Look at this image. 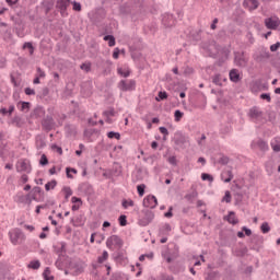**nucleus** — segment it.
<instances>
[{"instance_id": "obj_17", "label": "nucleus", "mask_w": 280, "mask_h": 280, "mask_svg": "<svg viewBox=\"0 0 280 280\" xmlns=\"http://www.w3.org/2000/svg\"><path fill=\"white\" fill-rule=\"evenodd\" d=\"M244 51L242 52H234V65L236 67H240L241 69H244V67H246V65H248V60L246 59V57H244Z\"/></svg>"}, {"instance_id": "obj_54", "label": "nucleus", "mask_w": 280, "mask_h": 280, "mask_svg": "<svg viewBox=\"0 0 280 280\" xmlns=\"http://www.w3.org/2000/svg\"><path fill=\"white\" fill-rule=\"evenodd\" d=\"M26 195L30 196L31 200H33L34 202H45V197H39L32 191L27 192Z\"/></svg>"}, {"instance_id": "obj_34", "label": "nucleus", "mask_w": 280, "mask_h": 280, "mask_svg": "<svg viewBox=\"0 0 280 280\" xmlns=\"http://www.w3.org/2000/svg\"><path fill=\"white\" fill-rule=\"evenodd\" d=\"M270 58V51L265 50L261 51L259 55H257L256 57H254V60L256 62H264L265 60H268Z\"/></svg>"}, {"instance_id": "obj_20", "label": "nucleus", "mask_w": 280, "mask_h": 280, "mask_svg": "<svg viewBox=\"0 0 280 280\" xmlns=\"http://www.w3.org/2000/svg\"><path fill=\"white\" fill-rule=\"evenodd\" d=\"M93 21L94 23H102V21H104V19H106V9L100 7L96 8L94 13H93Z\"/></svg>"}, {"instance_id": "obj_9", "label": "nucleus", "mask_w": 280, "mask_h": 280, "mask_svg": "<svg viewBox=\"0 0 280 280\" xmlns=\"http://www.w3.org/2000/svg\"><path fill=\"white\" fill-rule=\"evenodd\" d=\"M13 201L16 202V205H24L28 209L32 207V198L30 195H24L23 191H18L15 196H13Z\"/></svg>"}, {"instance_id": "obj_32", "label": "nucleus", "mask_w": 280, "mask_h": 280, "mask_svg": "<svg viewBox=\"0 0 280 280\" xmlns=\"http://www.w3.org/2000/svg\"><path fill=\"white\" fill-rule=\"evenodd\" d=\"M233 171L231 170H226L223 171L221 173V180H223V183H231V180H233Z\"/></svg>"}, {"instance_id": "obj_14", "label": "nucleus", "mask_w": 280, "mask_h": 280, "mask_svg": "<svg viewBox=\"0 0 280 280\" xmlns=\"http://www.w3.org/2000/svg\"><path fill=\"white\" fill-rule=\"evenodd\" d=\"M247 117L249 119H261L264 117V110H261V107L254 105L248 109Z\"/></svg>"}, {"instance_id": "obj_55", "label": "nucleus", "mask_w": 280, "mask_h": 280, "mask_svg": "<svg viewBox=\"0 0 280 280\" xmlns=\"http://www.w3.org/2000/svg\"><path fill=\"white\" fill-rule=\"evenodd\" d=\"M31 192L39 196L40 198H45V190L40 186H35L32 188Z\"/></svg>"}, {"instance_id": "obj_60", "label": "nucleus", "mask_w": 280, "mask_h": 280, "mask_svg": "<svg viewBox=\"0 0 280 280\" xmlns=\"http://www.w3.org/2000/svg\"><path fill=\"white\" fill-rule=\"evenodd\" d=\"M260 231L264 235H267L269 231H271L270 223L268 221H265L260 224Z\"/></svg>"}, {"instance_id": "obj_38", "label": "nucleus", "mask_w": 280, "mask_h": 280, "mask_svg": "<svg viewBox=\"0 0 280 280\" xmlns=\"http://www.w3.org/2000/svg\"><path fill=\"white\" fill-rule=\"evenodd\" d=\"M67 137H75L78 135V130L73 127V125L65 126Z\"/></svg>"}, {"instance_id": "obj_36", "label": "nucleus", "mask_w": 280, "mask_h": 280, "mask_svg": "<svg viewBox=\"0 0 280 280\" xmlns=\"http://www.w3.org/2000/svg\"><path fill=\"white\" fill-rule=\"evenodd\" d=\"M109 174L110 176H121L122 174L121 165H119V163H115Z\"/></svg>"}, {"instance_id": "obj_6", "label": "nucleus", "mask_w": 280, "mask_h": 280, "mask_svg": "<svg viewBox=\"0 0 280 280\" xmlns=\"http://www.w3.org/2000/svg\"><path fill=\"white\" fill-rule=\"evenodd\" d=\"M48 115H44L43 119H42V128L43 130H45L46 132H51V130H54V127L56 126V120H54V116L51 115V113H54V108H48Z\"/></svg>"}, {"instance_id": "obj_13", "label": "nucleus", "mask_w": 280, "mask_h": 280, "mask_svg": "<svg viewBox=\"0 0 280 280\" xmlns=\"http://www.w3.org/2000/svg\"><path fill=\"white\" fill-rule=\"evenodd\" d=\"M268 82L264 83L261 79H258L250 84L252 93H259V91H268Z\"/></svg>"}, {"instance_id": "obj_64", "label": "nucleus", "mask_w": 280, "mask_h": 280, "mask_svg": "<svg viewBox=\"0 0 280 280\" xmlns=\"http://www.w3.org/2000/svg\"><path fill=\"white\" fill-rule=\"evenodd\" d=\"M109 280H128V278L126 279L124 277V273H121V272H115L112 275Z\"/></svg>"}, {"instance_id": "obj_31", "label": "nucleus", "mask_w": 280, "mask_h": 280, "mask_svg": "<svg viewBox=\"0 0 280 280\" xmlns=\"http://www.w3.org/2000/svg\"><path fill=\"white\" fill-rule=\"evenodd\" d=\"M141 180H143V168L138 167L136 173H132V183H140Z\"/></svg>"}, {"instance_id": "obj_56", "label": "nucleus", "mask_w": 280, "mask_h": 280, "mask_svg": "<svg viewBox=\"0 0 280 280\" xmlns=\"http://www.w3.org/2000/svg\"><path fill=\"white\" fill-rule=\"evenodd\" d=\"M62 191L65 194V200L66 201L69 200V198H71V196H73V190L69 186H63Z\"/></svg>"}, {"instance_id": "obj_27", "label": "nucleus", "mask_w": 280, "mask_h": 280, "mask_svg": "<svg viewBox=\"0 0 280 280\" xmlns=\"http://www.w3.org/2000/svg\"><path fill=\"white\" fill-rule=\"evenodd\" d=\"M93 135H96V137H100V135H102V131L100 129H84L83 131V137L89 141H93L91 140Z\"/></svg>"}, {"instance_id": "obj_63", "label": "nucleus", "mask_w": 280, "mask_h": 280, "mask_svg": "<svg viewBox=\"0 0 280 280\" xmlns=\"http://www.w3.org/2000/svg\"><path fill=\"white\" fill-rule=\"evenodd\" d=\"M108 260V250H103L102 255L97 257V264H104Z\"/></svg>"}, {"instance_id": "obj_51", "label": "nucleus", "mask_w": 280, "mask_h": 280, "mask_svg": "<svg viewBox=\"0 0 280 280\" xmlns=\"http://www.w3.org/2000/svg\"><path fill=\"white\" fill-rule=\"evenodd\" d=\"M10 19L14 23L15 27H21V25H23V19L21 15H11Z\"/></svg>"}, {"instance_id": "obj_49", "label": "nucleus", "mask_w": 280, "mask_h": 280, "mask_svg": "<svg viewBox=\"0 0 280 280\" xmlns=\"http://www.w3.org/2000/svg\"><path fill=\"white\" fill-rule=\"evenodd\" d=\"M142 213L144 215V219L153 222L154 221V211L152 210H149V209H143L142 210Z\"/></svg>"}, {"instance_id": "obj_18", "label": "nucleus", "mask_w": 280, "mask_h": 280, "mask_svg": "<svg viewBox=\"0 0 280 280\" xmlns=\"http://www.w3.org/2000/svg\"><path fill=\"white\" fill-rule=\"evenodd\" d=\"M54 5H56V0H42L39 3V8L40 10H44L45 16L54 10Z\"/></svg>"}, {"instance_id": "obj_7", "label": "nucleus", "mask_w": 280, "mask_h": 280, "mask_svg": "<svg viewBox=\"0 0 280 280\" xmlns=\"http://www.w3.org/2000/svg\"><path fill=\"white\" fill-rule=\"evenodd\" d=\"M118 89L122 91V93L137 91V81L135 79H130L129 81L122 79L118 82Z\"/></svg>"}, {"instance_id": "obj_1", "label": "nucleus", "mask_w": 280, "mask_h": 280, "mask_svg": "<svg viewBox=\"0 0 280 280\" xmlns=\"http://www.w3.org/2000/svg\"><path fill=\"white\" fill-rule=\"evenodd\" d=\"M135 2L128 0L118 7L119 16L122 19H128L130 16L131 21H137L139 19V12L136 9Z\"/></svg>"}, {"instance_id": "obj_5", "label": "nucleus", "mask_w": 280, "mask_h": 280, "mask_svg": "<svg viewBox=\"0 0 280 280\" xmlns=\"http://www.w3.org/2000/svg\"><path fill=\"white\" fill-rule=\"evenodd\" d=\"M161 255L166 264H172L175 259L180 257V247L178 244H174L173 252H170V248H167L165 252H162Z\"/></svg>"}, {"instance_id": "obj_8", "label": "nucleus", "mask_w": 280, "mask_h": 280, "mask_svg": "<svg viewBox=\"0 0 280 280\" xmlns=\"http://www.w3.org/2000/svg\"><path fill=\"white\" fill-rule=\"evenodd\" d=\"M86 262L81 258H75L69 261V268H71V270H74V275H82V272L86 270Z\"/></svg>"}, {"instance_id": "obj_37", "label": "nucleus", "mask_w": 280, "mask_h": 280, "mask_svg": "<svg viewBox=\"0 0 280 280\" xmlns=\"http://www.w3.org/2000/svg\"><path fill=\"white\" fill-rule=\"evenodd\" d=\"M117 73H118V75H120V78H130L132 70H130V68L124 69V68L119 67V68H117Z\"/></svg>"}, {"instance_id": "obj_42", "label": "nucleus", "mask_w": 280, "mask_h": 280, "mask_svg": "<svg viewBox=\"0 0 280 280\" xmlns=\"http://www.w3.org/2000/svg\"><path fill=\"white\" fill-rule=\"evenodd\" d=\"M170 97V94L166 91H159L155 96V102H165Z\"/></svg>"}, {"instance_id": "obj_48", "label": "nucleus", "mask_w": 280, "mask_h": 280, "mask_svg": "<svg viewBox=\"0 0 280 280\" xmlns=\"http://www.w3.org/2000/svg\"><path fill=\"white\" fill-rule=\"evenodd\" d=\"M43 279L44 280H54L55 277L51 275V269L49 267H46L43 271Z\"/></svg>"}, {"instance_id": "obj_26", "label": "nucleus", "mask_w": 280, "mask_h": 280, "mask_svg": "<svg viewBox=\"0 0 280 280\" xmlns=\"http://www.w3.org/2000/svg\"><path fill=\"white\" fill-rule=\"evenodd\" d=\"M70 222L75 228L84 226V224H86V218L84 214H79L75 219L71 218Z\"/></svg>"}, {"instance_id": "obj_52", "label": "nucleus", "mask_w": 280, "mask_h": 280, "mask_svg": "<svg viewBox=\"0 0 280 280\" xmlns=\"http://www.w3.org/2000/svg\"><path fill=\"white\" fill-rule=\"evenodd\" d=\"M244 202V194L242 192H235L234 194V205L237 207V205H242Z\"/></svg>"}, {"instance_id": "obj_35", "label": "nucleus", "mask_w": 280, "mask_h": 280, "mask_svg": "<svg viewBox=\"0 0 280 280\" xmlns=\"http://www.w3.org/2000/svg\"><path fill=\"white\" fill-rule=\"evenodd\" d=\"M103 40L108 43V47H115V45H117V39L115 38V35H113V34L104 35Z\"/></svg>"}, {"instance_id": "obj_30", "label": "nucleus", "mask_w": 280, "mask_h": 280, "mask_svg": "<svg viewBox=\"0 0 280 280\" xmlns=\"http://www.w3.org/2000/svg\"><path fill=\"white\" fill-rule=\"evenodd\" d=\"M172 231V225L170 223H164V225L159 228V236H167Z\"/></svg>"}, {"instance_id": "obj_19", "label": "nucleus", "mask_w": 280, "mask_h": 280, "mask_svg": "<svg viewBox=\"0 0 280 280\" xmlns=\"http://www.w3.org/2000/svg\"><path fill=\"white\" fill-rule=\"evenodd\" d=\"M60 247L58 245H52L54 253L58 256V258H62L67 256V242H59Z\"/></svg>"}, {"instance_id": "obj_58", "label": "nucleus", "mask_w": 280, "mask_h": 280, "mask_svg": "<svg viewBox=\"0 0 280 280\" xmlns=\"http://www.w3.org/2000/svg\"><path fill=\"white\" fill-rule=\"evenodd\" d=\"M113 259L115 260V261H120V262H122V261H126V256H124V252H118V253H114L113 254Z\"/></svg>"}, {"instance_id": "obj_44", "label": "nucleus", "mask_w": 280, "mask_h": 280, "mask_svg": "<svg viewBox=\"0 0 280 280\" xmlns=\"http://www.w3.org/2000/svg\"><path fill=\"white\" fill-rule=\"evenodd\" d=\"M14 32L19 38H25V26H14Z\"/></svg>"}, {"instance_id": "obj_11", "label": "nucleus", "mask_w": 280, "mask_h": 280, "mask_svg": "<svg viewBox=\"0 0 280 280\" xmlns=\"http://www.w3.org/2000/svg\"><path fill=\"white\" fill-rule=\"evenodd\" d=\"M249 240H250V246H249L250 250H256V253H259V250H261V245L264 244V236L253 234Z\"/></svg>"}, {"instance_id": "obj_39", "label": "nucleus", "mask_w": 280, "mask_h": 280, "mask_svg": "<svg viewBox=\"0 0 280 280\" xmlns=\"http://www.w3.org/2000/svg\"><path fill=\"white\" fill-rule=\"evenodd\" d=\"M220 135H231V132H233V127L231 125H221L220 129H219Z\"/></svg>"}, {"instance_id": "obj_46", "label": "nucleus", "mask_w": 280, "mask_h": 280, "mask_svg": "<svg viewBox=\"0 0 280 280\" xmlns=\"http://www.w3.org/2000/svg\"><path fill=\"white\" fill-rule=\"evenodd\" d=\"M58 187V180L51 179L45 184V191H51V189H56Z\"/></svg>"}, {"instance_id": "obj_41", "label": "nucleus", "mask_w": 280, "mask_h": 280, "mask_svg": "<svg viewBox=\"0 0 280 280\" xmlns=\"http://www.w3.org/2000/svg\"><path fill=\"white\" fill-rule=\"evenodd\" d=\"M112 242H114L115 246H118V248H124V240L119 235H112Z\"/></svg>"}, {"instance_id": "obj_57", "label": "nucleus", "mask_w": 280, "mask_h": 280, "mask_svg": "<svg viewBox=\"0 0 280 280\" xmlns=\"http://www.w3.org/2000/svg\"><path fill=\"white\" fill-rule=\"evenodd\" d=\"M121 207H122V209H128L129 207H135V200L124 198L121 200Z\"/></svg>"}, {"instance_id": "obj_12", "label": "nucleus", "mask_w": 280, "mask_h": 280, "mask_svg": "<svg viewBox=\"0 0 280 280\" xmlns=\"http://www.w3.org/2000/svg\"><path fill=\"white\" fill-rule=\"evenodd\" d=\"M142 207L144 209H156L159 207V199L154 195H148L143 198Z\"/></svg>"}, {"instance_id": "obj_40", "label": "nucleus", "mask_w": 280, "mask_h": 280, "mask_svg": "<svg viewBox=\"0 0 280 280\" xmlns=\"http://www.w3.org/2000/svg\"><path fill=\"white\" fill-rule=\"evenodd\" d=\"M212 84H215V86H224L222 83V75L220 73H215L211 77Z\"/></svg>"}, {"instance_id": "obj_4", "label": "nucleus", "mask_w": 280, "mask_h": 280, "mask_svg": "<svg viewBox=\"0 0 280 280\" xmlns=\"http://www.w3.org/2000/svg\"><path fill=\"white\" fill-rule=\"evenodd\" d=\"M9 238L13 246H19V244H23L25 240H27V236L25 235L23 230L18 228L9 232Z\"/></svg>"}, {"instance_id": "obj_43", "label": "nucleus", "mask_w": 280, "mask_h": 280, "mask_svg": "<svg viewBox=\"0 0 280 280\" xmlns=\"http://www.w3.org/2000/svg\"><path fill=\"white\" fill-rule=\"evenodd\" d=\"M22 49H28L30 56H34V51L36 50L34 43L32 42H25L22 46Z\"/></svg>"}, {"instance_id": "obj_15", "label": "nucleus", "mask_w": 280, "mask_h": 280, "mask_svg": "<svg viewBox=\"0 0 280 280\" xmlns=\"http://www.w3.org/2000/svg\"><path fill=\"white\" fill-rule=\"evenodd\" d=\"M242 78H244V74H242L240 69L233 68L229 71L230 82H233L234 84H240V82H242Z\"/></svg>"}, {"instance_id": "obj_47", "label": "nucleus", "mask_w": 280, "mask_h": 280, "mask_svg": "<svg viewBox=\"0 0 280 280\" xmlns=\"http://www.w3.org/2000/svg\"><path fill=\"white\" fill-rule=\"evenodd\" d=\"M92 67L93 63H91V61H85L80 65L81 71H84L85 73H91Z\"/></svg>"}, {"instance_id": "obj_59", "label": "nucleus", "mask_w": 280, "mask_h": 280, "mask_svg": "<svg viewBox=\"0 0 280 280\" xmlns=\"http://www.w3.org/2000/svg\"><path fill=\"white\" fill-rule=\"evenodd\" d=\"M148 186H145V184H139L137 186V192H138V196L139 198H143V196H145V189H147Z\"/></svg>"}, {"instance_id": "obj_45", "label": "nucleus", "mask_w": 280, "mask_h": 280, "mask_svg": "<svg viewBox=\"0 0 280 280\" xmlns=\"http://www.w3.org/2000/svg\"><path fill=\"white\" fill-rule=\"evenodd\" d=\"M107 139H116V141H121V133L118 131H107Z\"/></svg>"}, {"instance_id": "obj_21", "label": "nucleus", "mask_w": 280, "mask_h": 280, "mask_svg": "<svg viewBox=\"0 0 280 280\" xmlns=\"http://www.w3.org/2000/svg\"><path fill=\"white\" fill-rule=\"evenodd\" d=\"M71 5V0H57L55 8L59 10L61 16L67 14V8Z\"/></svg>"}, {"instance_id": "obj_24", "label": "nucleus", "mask_w": 280, "mask_h": 280, "mask_svg": "<svg viewBox=\"0 0 280 280\" xmlns=\"http://www.w3.org/2000/svg\"><path fill=\"white\" fill-rule=\"evenodd\" d=\"M223 220L225 222H229V224H232V226H235V224H240V219H237V217H235V211H229L228 215L223 217Z\"/></svg>"}, {"instance_id": "obj_3", "label": "nucleus", "mask_w": 280, "mask_h": 280, "mask_svg": "<svg viewBox=\"0 0 280 280\" xmlns=\"http://www.w3.org/2000/svg\"><path fill=\"white\" fill-rule=\"evenodd\" d=\"M178 23V19L171 12H165L161 15V25L164 30H174Z\"/></svg>"}, {"instance_id": "obj_50", "label": "nucleus", "mask_w": 280, "mask_h": 280, "mask_svg": "<svg viewBox=\"0 0 280 280\" xmlns=\"http://www.w3.org/2000/svg\"><path fill=\"white\" fill-rule=\"evenodd\" d=\"M27 268L31 270H38L40 268V260L34 259L31 260L30 264L27 265Z\"/></svg>"}, {"instance_id": "obj_28", "label": "nucleus", "mask_w": 280, "mask_h": 280, "mask_svg": "<svg viewBox=\"0 0 280 280\" xmlns=\"http://www.w3.org/2000/svg\"><path fill=\"white\" fill-rule=\"evenodd\" d=\"M10 155V149L8 148V143H0V159L2 161H7Z\"/></svg>"}, {"instance_id": "obj_33", "label": "nucleus", "mask_w": 280, "mask_h": 280, "mask_svg": "<svg viewBox=\"0 0 280 280\" xmlns=\"http://www.w3.org/2000/svg\"><path fill=\"white\" fill-rule=\"evenodd\" d=\"M16 106L21 113H25V110H30L32 108V103L27 101H20L18 102Z\"/></svg>"}, {"instance_id": "obj_22", "label": "nucleus", "mask_w": 280, "mask_h": 280, "mask_svg": "<svg viewBox=\"0 0 280 280\" xmlns=\"http://www.w3.org/2000/svg\"><path fill=\"white\" fill-rule=\"evenodd\" d=\"M45 115V107L37 105L30 114L31 119H40Z\"/></svg>"}, {"instance_id": "obj_29", "label": "nucleus", "mask_w": 280, "mask_h": 280, "mask_svg": "<svg viewBox=\"0 0 280 280\" xmlns=\"http://www.w3.org/2000/svg\"><path fill=\"white\" fill-rule=\"evenodd\" d=\"M21 170L16 168V172H26V174H32V164L27 165V160H22L20 163Z\"/></svg>"}, {"instance_id": "obj_53", "label": "nucleus", "mask_w": 280, "mask_h": 280, "mask_svg": "<svg viewBox=\"0 0 280 280\" xmlns=\"http://www.w3.org/2000/svg\"><path fill=\"white\" fill-rule=\"evenodd\" d=\"M72 174H78V168L71 167V166H67L66 167V176H67V178L73 179V175Z\"/></svg>"}, {"instance_id": "obj_61", "label": "nucleus", "mask_w": 280, "mask_h": 280, "mask_svg": "<svg viewBox=\"0 0 280 280\" xmlns=\"http://www.w3.org/2000/svg\"><path fill=\"white\" fill-rule=\"evenodd\" d=\"M118 224H119V226H128V215L120 214L118 217Z\"/></svg>"}, {"instance_id": "obj_10", "label": "nucleus", "mask_w": 280, "mask_h": 280, "mask_svg": "<svg viewBox=\"0 0 280 280\" xmlns=\"http://www.w3.org/2000/svg\"><path fill=\"white\" fill-rule=\"evenodd\" d=\"M78 191L84 194L88 197V200L91 198V196H95V188H93V185H91L89 182L79 184Z\"/></svg>"}, {"instance_id": "obj_62", "label": "nucleus", "mask_w": 280, "mask_h": 280, "mask_svg": "<svg viewBox=\"0 0 280 280\" xmlns=\"http://www.w3.org/2000/svg\"><path fill=\"white\" fill-rule=\"evenodd\" d=\"M184 198L185 200H188V202H192L194 198H198V190L195 189L191 192L186 194Z\"/></svg>"}, {"instance_id": "obj_16", "label": "nucleus", "mask_w": 280, "mask_h": 280, "mask_svg": "<svg viewBox=\"0 0 280 280\" xmlns=\"http://www.w3.org/2000/svg\"><path fill=\"white\" fill-rule=\"evenodd\" d=\"M279 25H280V19L279 16H270L265 19V27H267V30H273L277 31L279 30Z\"/></svg>"}, {"instance_id": "obj_2", "label": "nucleus", "mask_w": 280, "mask_h": 280, "mask_svg": "<svg viewBox=\"0 0 280 280\" xmlns=\"http://www.w3.org/2000/svg\"><path fill=\"white\" fill-rule=\"evenodd\" d=\"M172 141L175 143V150H187V145H189V136L183 133V131H176Z\"/></svg>"}, {"instance_id": "obj_23", "label": "nucleus", "mask_w": 280, "mask_h": 280, "mask_svg": "<svg viewBox=\"0 0 280 280\" xmlns=\"http://www.w3.org/2000/svg\"><path fill=\"white\" fill-rule=\"evenodd\" d=\"M35 145L37 150L47 148V138L44 135H37L35 138Z\"/></svg>"}, {"instance_id": "obj_25", "label": "nucleus", "mask_w": 280, "mask_h": 280, "mask_svg": "<svg viewBox=\"0 0 280 280\" xmlns=\"http://www.w3.org/2000/svg\"><path fill=\"white\" fill-rule=\"evenodd\" d=\"M170 272L173 275H180V272H185V265L179 264L178 261L168 266Z\"/></svg>"}]
</instances>
